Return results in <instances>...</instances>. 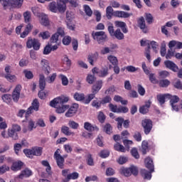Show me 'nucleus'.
Listing matches in <instances>:
<instances>
[{
  "label": "nucleus",
  "mask_w": 182,
  "mask_h": 182,
  "mask_svg": "<svg viewBox=\"0 0 182 182\" xmlns=\"http://www.w3.org/2000/svg\"><path fill=\"white\" fill-rule=\"evenodd\" d=\"M31 107H33V110L38 112V110H39V102L36 99L34 100L31 104Z\"/></svg>",
  "instance_id": "obj_56"
},
{
  "label": "nucleus",
  "mask_w": 182,
  "mask_h": 182,
  "mask_svg": "<svg viewBox=\"0 0 182 182\" xmlns=\"http://www.w3.org/2000/svg\"><path fill=\"white\" fill-rule=\"evenodd\" d=\"M138 26L140 29L142 30L144 33H147V26H146V21L144 20V17L141 16L138 21Z\"/></svg>",
  "instance_id": "obj_11"
},
{
  "label": "nucleus",
  "mask_w": 182,
  "mask_h": 182,
  "mask_svg": "<svg viewBox=\"0 0 182 182\" xmlns=\"http://www.w3.org/2000/svg\"><path fill=\"white\" fill-rule=\"evenodd\" d=\"M121 174L125 176V177H129L133 174L134 176H137L139 174V169L137 166H132L129 168H122L120 169Z\"/></svg>",
  "instance_id": "obj_5"
},
{
  "label": "nucleus",
  "mask_w": 182,
  "mask_h": 182,
  "mask_svg": "<svg viewBox=\"0 0 182 182\" xmlns=\"http://www.w3.org/2000/svg\"><path fill=\"white\" fill-rule=\"evenodd\" d=\"M25 23L29 25L31 21H32V14L29 11H26L23 14Z\"/></svg>",
  "instance_id": "obj_23"
},
{
  "label": "nucleus",
  "mask_w": 182,
  "mask_h": 182,
  "mask_svg": "<svg viewBox=\"0 0 182 182\" xmlns=\"http://www.w3.org/2000/svg\"><path fill=\"white\" fill-rule=\"evenodd\" d=\"M166 52H167V49L166 48V43H162L161 46V50H160L161 56L164 58V56H166Z\"/></svg>",
  "instance_id": "obj_53"
},
{
  "label": "nucleus",
  "mask_w": 182,
  "mask_h": 182,
  "mask_svg": "<svg viewBox=\"0 0 182 182\" xmlns=\"http://www.w3.org/2000/svg\"><path fill=\"white\" fill-rule=\"evenodd\" d=\"M110 154V152L107 150H103L101 151L100 153V156H101L102 159H106L107 157H109Z\"/></svg>",
  "instance_id": "obj_60"
},
{
  "label": "nucleus",
  "mask_w": 182,
  "mask_h": 182,
  "mask_svg": "<svg viewBox=\"0 0 182 182\" xmlns=\"http://www.w3.org/2000/svg\"><path fill=\"white\" fill-rule=\"evenodd\" d=\"M33 28V26L31 23H28L26 25V28L24 31L21 34V38H26L28 35H29V32L32 31V28Z\"/></svg>",
  "instance_id": "obj_24"
},
{
  "label": "nucleus",
  "mask_w": 182,
  "mask_h": 182,
  "mask_svg": "<svg viewBox=\"0 0 182 182\" xmlns=\"http://www.w3.org/2000/svg\"><path fill=\"white\" fill-rule=\"evenodd\" d=\"M21 89H22V86L20 85H16L15 87L13 94H12V98L14 102H18L19 100V97L21 96Z\"/></svg>",
  "instance_id": "obj_10"
},
{
  "label": "nucleus",
  "mask_w": 182,
  "mask_h": 182,
  "mask_svg": "<svg viewBox=\"0 0 182 182\" xmlns=\"http://www.w3.org/2000/svg\"><path fill=\"white\" fill-rule=\"evenodd\" d=\"M133 137L136 140V141H141V134L140 132H134Z\"/></svg>",
  "instance_id": "obj_64"
},
{
  "label": "nucleus",
  "mask_w": 182,
  "mask_h": 182,
  "mask_svg": "<svg viewBox=\"0 0 182 182\" xmlns=\"http://www.w3.org/2000/svg\"><path fill=\"white\" fill-rule=\"evenodd\" d=\"M22 166H23V163H22V161H21L14 162L11 166V170L13 171H18V170L21 169Z\"/></svg>",
  "instance_id": "obj_32"
},
{
  "label": "nucleus",
  "mask_w": 182,
  "mask_h": 182,
  "mask_svg": "<svg viewBox=\"0 0 182 182\" xmlns=\"http://www.w3.org/2000/svg\"><path fill=\"white\" fill-rule=\"evenodd\" d=\"M131 154H132V156H133V157H134V159L140 158V155H139V151H137V149H136V148H133L131 150Z\"/></svg>",
  "instance_id": "obj_63"
},
{
  "label": "nucleus",
  "mask_w": 182,
  "mask_h": 182,
  "mask_svg": "<svg viewBox=\"0 0 182 182\" xmlns=\"http://www.w3.org/2000/svg\"><path fill=\"white\" fill-rule=\"evenodd\" d=\"M115 122H117V128L119 129V130H122L123 127V122H124V119H123V117H117L115 119Z\"/></svg>",
  "instance_id": "obj_48"
},
{
  "label": "nucleus",
  "mask_w": 182,
  "mask_h": 182,
  "mask_svg": "<svg viewBox=\"0 0 182 182\" xmlns=\"http://www.w3.org/2000/svg\"><path fill=\"white\" fill-rule=\"evenodd\" d=\"M103 86V81L102 80H98L94 84L92 87V94L88 95L86 100L84 101V102L86 105H89L92 100H93V98L96 97V95L99 93V91L100 89H102V87Z\"/></svg>",
  "instance_id": "obj_2"
},
{
  "label": "nucleus",
  "mask_w": 182,
  "mask_h": 182,
  "mask_svg": "<svg viewBox=\"0 0 182 182\" xmlns=\"http://www.w3.org/2000/svg\"><path fill=\"white\" fill-rule=\"evenodd\" d=\"M170 97V94H164V95H158L157 100L161 105H164L166 103V99H168Z\"/></svg>",
  "instance_id": "obj_20"
},
{
  "label": "nucleus",
  "mask_w": 182,
  "mask_h": 182,
  "mask_svg": "<svg viewBox=\"0 0 182 182\" xmlns=\"http://www.w3.org/2000/svg\"><path fill=\"white\" fill-rule=\"evenodd\" d=\"M114 15V13H113V8L112 6H109L106 9V16L107 19H112V16Z\"/></svg>",
  "instance_id": "obj_37"
},
{
  "label": "nucleus",
  "mask_w": 182,
  "mask_h": 182,
  "mask_svg": "<svg viewBox=\"0 0 182 182\" xmlns=\"http://www.w3.org/2000/svg\"><path fill=\"white\" fill-rule=\"evenodd\" d=\"M72 42V38L69 36H66L63 38V45H69Z\"/></svg>",
  "instance_id": "obj_62"
},
{
  "label": "nucleus",
  "mask_w": 182,
  "mask_h": 182,
  "mask_svg": "<svg viewBox=\"0 0 182 182\" xmlns=\"http://www.w3.org/2000/svg\"><path fill=\"white\" fill-rule=\"evenodd\" d=\"M55 159L56 161L58 167H59V168H63L65 166V159H63V157L61 156H58V158H55Z\"/></svg>",
  "instance_id": "obj_33"
},
{
  "label": "nucleus",
  "mask_w": 182,
  "mask_h": 182,
  "mask_svg": "<svg viewBox=\"0 0 182 182\" xmlns=\"http://www.w3.org/2000/svg\"><path fill=\"white\" fill-rule=\"evenodd\" d=\"M33 149V156H42V147H34Z\"/></svg>",
  "instance_id": "obj_47"
},
{
  "label": "nucleus",
  "mask_w": 182,
  "mask_h": 182,
  "mask_svg": "<svg viewBox=\"0 0 182 182\" xmlns=\"http://www.w3.org/2000/svg\"><path fill=\"white\" fill-rule=\"evenodd\" d=\"M170 80L167 79L158 81V84L159 85L160 87H168V86H170Z\"/></svg>",
  "instance_id": "obj_36"
},
{
  "label": "nucleus",
  "mask_w": 182,
  "mask_h": 182,
  "mask_svg": "<svg viewBox=\"0 0 182 182\" xmlns=\"http://www.w3.org/2000/svg\"><path fill=\"white\" fill-rule=\"evenodd\" d=\"M9 170L10 168L8 165L3 164L0 166V176H2V174H5V173H6V171H9Z\"/></svg>",
  "instance_id": "obj_46"
},
{
  "label": "nucleus",
  "mask_w": 182,
  "mask_h": 182,
  "mask_svg": "<svg viewBox=\"0 0 182 182\" xmlns=\"http://www.w3.org/2000/svg\"><path fill=\"white\" fill-rule=\"evenodd\" d=\"M145 166L146 168H149V170H151V173H153L154 171V165L153 164V159L148 157L145 159Z\"/></svg>",
  "instance_id": "obj_19"
},
{
  "label": "nucleus",
  "mask_w": 182,
  "mask_h": 182,
  "mask_svg": "<svg viewBox=\"0 0 182 182\" xmlns=\"http://www.w3.org/2000/svg\"><path fill=\"white\" fill-rule=\"evenodd\" d=\"M31 176H32V171L26 168L21 171V174L18 176V178H23V177H31Z\"/></svg>",
  "instance_id": "obj_26"
},
{
  "label": "nucleus",
  "mask_w": 182,
  "mask_h": 182,
  "mask_svg": "<svg viewBox=\"0 0 182 182\" xmlns=\"http://www.w3.org/2000/svg\"><path fill=\"white\" fill-rule=\"evenodd\" d=\"M68 102H69V97L61 96L50 101V106L55 107L56 113H65L69 109V105H65Z\"/></svg>",
  "instance_id": "obj_1"
},
{
  "label": "nucleus",
  "mask_w": 182,
  "mask_h": 182,
  "mask_svg": "<svg viewBox=\"0 0 182 182\" xmlns=\"http://www.w3.org/2000/svg\"><path fill=\"white\" fill-rule=\"evenodd\" d=\"M99 58V53L97 52L92 53L91 55H89L87 57V60L90 64H91L92 66L95 65V62L97 60V58Z\"/></svg>",
  "instance_id": "obj_16"
},
{
  "label": "nucleus",
  "mask_w": 182,
  "mask_h": 182,
  "mask_svg": "<svg viewBox=\"0 0 182 182\" xmlns=\"http://www.w3.org/2000/svg\"><path fill=\"white\" fill-rule=\"evenodd\" d=\"M83 9L87 16L90 17L92 16V15H93V11H92V9H90V6H89V5L85 4L83 6Z\"/></svg>",
  "instance_id": "obj_40"
},
{
  "label": "nucleus",
  "mask_w": 182,
  "mask_h": 182,
  "mask_svg": "<svg viewBox=\"0 0 182 182\" xmlns=\"http://www.w3.org/2000/svg\"><path fill=\"white\" fill-rule=\"evenodd\" d=\"M39 38H42V39H49L50 38V33L49 31H43L39 33Z\"/></svg>",
  "instance_id": "obj_49"
},
{
  "label": "nucleus",
  "mask_w": 182,
  "mask_h": 182,
  "mask_svg": "<svg viewBox=\"0 0 182 182\" xmlns=\"http://www.w3.org/2000/svg\"><path fill=\"white\" fill-rule=\"evenodd\" d=\"M117 46L116 44H112L111 48L104 47L101 50V55H107V53H113V49H116Z\"/></svg>",
  "instance_id": "obj_18"
},
{
  "label": "nucleus",
  "mask_w": 182,
  "mask_h": 182,
  "mask_svg": "<svg viewBox=\"0 0 182 182\" xmlns=\"http://www.w3.org/2000/svg\"><path fill=\"white\" fill-rule=\"evenodd\" d=\"M5 79L8 80L9 82H15L16 80V76L12 75L11 74H6L4 75Z\"/></svg>",
  "instance_id": "obj_54"
},
{
  "label": "nucleus",
  "mask_w": 182,
  "mask_h": 182,
  "mask_svg": "<svg viewBox=\"0 0 182 182\" xmlns=\"http://www.w3.org/2000/svg\"><path fill=\"white\" fill-rule=\"evenodd\" d=\"M164 65L166 68L170 69L173 72H178V66L174 63V62L171 60H166L164 61Z\"/></svg>",
  "instance_id": "obj_12"
},
{
  "label": "nucleus",
  "mask_w": 182,
  "mask_h": 182,
  "mask_svg": "<svg viewBox=\"0 0 182 182\" xmlns=\"http://www.w3.org/2000/svg\"><path fill=\"white\" fill-rule=\"evenodd\" d=\"M68 126L69 127H70V129H73V130H77V129H79V123L73 120H70L68 122Z\"/></svg>",
  "instance_id": "obj_41"
},
{
  "label": "nucleus",
  "mask_w": 182,
  "mask_h": 182,
  "mask_svg": "<svg viewBox=\"0 0 182 182\" xmlns=\"http://www.w3.org/2000/svg\"><path fill=\"white\" fill-rule=\"evenodd\" d=\"M23 153H24V154H26V156L27 157H29V159H32V157L33 156V149H24Z\"/></svg>",
  "instance_id": "obj_58"
},
{
  "label": "nucleus",
  "mask_w": 182,
  "mask_h": 182,
  "mask_svg": "<svg viewBox=\"0 0 182 182\" xmlns=\"http://www.w3.org/2000/svg\"><path fill=\"white\" fill-rule=\"evenodd\" d=\"M59 77L60 79H61L62 85H63V86H68V85H69V80H68V77L66 76L61 74L59 75Z\"/></svg>",
  "instance_id": "obj_52"
},
{
  "label": "nucleus",
  "mask_w": 182,
  "mask_h": 182,
  "mask_svg": "<svg viewBox=\"0 0 182 182\" xmlns=\"http://www.w3.org/2000/svg\"><path fill=\"white\" fill-rule=\"evenodd\" d=\"M84 129L87 130V132H99V127H97L96 125H92V124L90 122L84 123Z\"/></svg>",
  "instance_id": "obj_17"
},
{
  "label": "nucleus",
  "mask_w": 182,
  "mask_h": 182,
  "mask_svg": "<svg viewBox=\"0 0 182 182\" xmlns=\"http://www.w3.org/2000/svg\"><path fill=\"white\" fill-rule=\"evenodd\" d=\"M23 73L25 75V77L26 79H33V73H32L31 71H29L28 70H25L23 71Z\"/></svg>",
  "instance_id": "obj_61"
},
{
  "label": "nucleus",
  "mask_w": 182,
  "mask_h": 182,
  "mask_svg": "<svg viewBox=\"0 0 182 182\" xmlns=\"http://www.w3.org/2000/svg\"><path fill=\"white\" fill-rule=\"evenodd\" d=\"M151 170L150 171L146 169L141 170V176L144 177V180H151Z\"/></svg>",
  "instance_id": "obj_25"
},
{
  "label": "nucleus",
  "mask_w": 182,
  "mask_h": 182,
  "mask_svg": "<svg viewBox=\"0 0 182 182\" xmlns=\"http://www.w3.org/2000/svg\"><path fill=\"white\" fill-rule=\"evenodd\" d=\"M41 65L44 73L46 75H49V73H50V67L49 66V62H48V60H42L41 61Z\"/></svg>",
  "instance_id": "obj_13"
},
{
  "label": "nucleus",
  "mask_w": 182,
  "mask_h": 182,
  "mask_svg": "<svg viewBox=\"0 0 182 182\" xmlns=\"http://www.w3.org/2000/svg\"><path fill=\"white\" fill-rule=\"evenodd\" d=\"M68 2L59 1L58 3L57 11H59L61 14H63L66 11V4Z\"/></svg>",
  "instance_id": "obj_29"
},
{
  "label": "nucleus",
  "mask_w": 182,
  "mask_h": 182,
  "mask_svg": "<svg viewBox=\"0 0 182 182\" xmlns=\"http://www.w3.org/2000/svg\"><path fill=\"white\" fill-rule=\"evenodd\" d=\"M148 150H149V143L146 141H143L141 144L142 154H146Z\"/></svg>",
  "instance_id": "obj_44"
},
{
  "label": "nucleus",
  "mask_w": 182,
  "mask_h": 182,
  "mask_svg": "<svg viewBox=\"0 0 182 182\" xmlns=\"http://www.w3.org/2000/svg\"><path fill=\"white\" fill-rule=\"evenodd\" d=\"M41 22L44 26H48V25H49V18H48V16H43Z\"/></svg>",
  "instance_id": "obj_59"
},
{
  "label": "nucleus",
  "mask_w": 182,
  "mask_h": 182,
  "mask_svg": "<svg viewBox=\"0 0 182 182\" xmlns=\"http://www.w3.org/2000/svg\"><path fill=\"white\" fill-rule=\"evenodd\" d=\"M92 36L94 41L102 45L107 41V35L105 31H92Z\"/></svg>",
  "instance_id": "obj_4"
},
{
  "label": "nucleus",
  "mask_w": 182,
  "mask_h": 182,
  "mask_svg": "<svg viewBox=\"0 0 182 182\" xmlns=\"http://www.w3.org/2000/svg\"><path fill=\"white\" fill-rule=\"evenodd\" d=\"M112 130H113V128L110 124H106L103 127V132L107 133V134H112Z\"/></svg>",
  "instance_id": "obj_45"
},
{
  "label": "nucleus",
  "mask_w": 182,
  "mask_h": 182,
  "mask_svg": "<svg viewBox=\"0 0 182 182\" xmlns=\"http://www.w3.org/2000/svg\"><path fill=\"white\" fill-rule=\"evenodd\" d=\"M77 109H79V105L74 104L66 112L65 114V117H73V116L76 114Z\"/></svg>",
  "instance_id": "obj_8"
},
{
  "label": "nucleus",
  "mask_w": 182,
  "mask_h": 182,
  "mask_svg": "<svg viewBox=\"0 0 182 182\" xmlns=\"http://www.w3.org/2000/svg\"><path fill=\"white\" fill-rule=\"evenodd\" d=\"M114 16H117V18H130V16H133V14L123 11H116L114 12Z\"/></svg>",
  "instance_id": "obj_14"
},
{
  "label": "nucleus",
  "mask_w": 182,
  "mask_h": 182,
  "mask_svg": "<svg viewBox=\"0 0 182 182\" xmlns=\"http://www.w3.org/2000/svg\"><path fill=\"white\" fill-rule=\"evenodd\" d=\"M141 46H148L146 49H145V56L146 59L150 60L151 56H150V41H141Z\"/></svg>",
  "instance_id": "obj_9"
},
{
  "label": "nucleus",
  "mask_w": 182,
  "mask_h": 182,
  "mask_svg": "<svg viewBox=\"0 0 182 182\" xmlns=\"http://www.w3.org/2000/svg\"><path fill=\"white\" fill-rule=\"evenodd\" d=\"M79 178V173L73 172L72 173H69L67 176V178L64 180L65 182H68L70 180H77Z\"/></svg>",
  "instance_id": "obj_28"
},
{
  "label": "nucleus",
  "mask_w": 182,
  "mask_h": 182,
  "mask_svg": "<svg viewBox=\"0 0 182 182\" xmlns=\"http://www.w3.org/2000/svg\"><path fill=\"white\" fill-rule=\"evenodd\" d=\"M149 77L151 83H153L154 85H157L159 83V80L156 78L154 73L149 74Z\"/></svg>",
  "instance_id": "obj_50"
},
{
  "label": "nucleus",
  "mask_w": 182,
  "mask_h": 182,
  "mask_svg": "<svg viewBox=\"0 0 182 182\" xmlns=\"http://www.w3.org/2000/svg\"><path fill=\"white\" fill-rule=\"evenodd\" d=\"M142 127L144 129V132L146 134H149L153 129V122L151 119H145L141 121Z\"/></svg>",
  "instance_id": "obj_7"
},
{
  "label": "nucleus",
  "mask_w": 182,
  "mask_h": 182,
  "mask_svg": "<svg viewBox=\"0 0 182 182\" xmlns=\"http://www.w3.org/2000/svg\"><path fill=\"white\" fill-rule=\"evenodd\" d=\"M46 87V81L45 80V75L43 74H40L39 75V88L41 90H45Z\"/></svg>",
  "instance_id": "obj_22"
},
{
  "label": "nucleus",
  "mask_w": 182,
  "mask_h": 182,
  "mask_svg": "<svg viewBox=\"0 0 182 182\" xmlns=\"http://www.w3.org/2000/svg\"><path fill=\"white\" fill-rule=\"evenodd\" d=\"M0 2L5 9L8 6L19 9L23 4V0H0Z\"/></svg>",
  "instance_id": "obj_3"
},
{
  "label": "nucleus",
  "mask_w": 182,
  "mask_h": 182,
  "mask_svg": "<svg viewBox=\"0 0 182 182\" xmlns=\"http://www.w3.org/2000/svg\"><path fill=\"white\" fill-rule=\"evenodd\" d=\"M145 19L149 25L153 23V16L151 14H145Z\"/></svg>",
  "instance_id": "obj_57"
},
{
  "label": "nucleus",
  "mask_w": 182,
  "mask_h": 182,
  "mask_svg": "<svg viewBox=\"0 0 182 182\" xmlns=\"http://www.w3.org/2000/svg\"><path fill=\"white\" fill-rule=\"evenodd\" d=\"M50 11L51 12H58V7L56 6V2H51L49 4Z\"/></svg>",
  "instance_id": "obj_55"
},
{
  "label": "nucleus",
  "mask_w": 182,
  "mask_h": 182,
  "mask_svg": "<svg viewBox=\"0 0 182 182\" xmlns=\"http://www.w3.org/2000/svg\"><path fill=\"white\" fill-rule=\"evenodd\" d=\"M61 133L65 136H72L73 134V132H70V128L65 125L61 127Z\"/></svg>",
  "instance_id": "obj_34"
},
{
  "label": "nucleus",
  "mask_w": 182,
  "mask_h": 182,
  "mask_svg": "<svg viewBox=\"0 0 182 182\" xmlns=\"http://www.w3.org/2000/svg\"><path fill=\"white\" fill-rule=\"evenodd\" d=\"M109 75V68H102V70H100V74H99V77H106Z\"/></svg>",
  "instance_id": "obj_43"
},
{
  "label": "nucleus",
  "mask_w": 182,
  "mask_h": 182,
  "mask_svg": "<svg viewBox=\"0 0 182 182\" xmlns=\"http://www.w3.org/2000/svg\"><path fill=\"white\" fill-rule=\"evenodd\" d=\"M168 100H170L171 106L176 105V103H178V102L180 101V98L178 97L171 95H169V97H168Z\"/></svg>",
  "instance_id": "obj_31"
},
{
  "label": "nucleus",
  "mask_w": 182,
  "mask_h": 182,
  "mask_svg": "<svg viewBox=\"0 0 182 182\" xmlns=\"http://www.w3.org/2000/svg\"><path fill=\"white\" fill-rule=\"evenodd\" d=\"M86 80L87 83H89V85H93V83H95V81L96 80V77L92 75H88L87 76Z\"/></svg>",
  "instance_id": "obj_51"
},
{
  "label": "nucleus",
  "mask_w": 182,
  "mask_h": 182,
  "mask_svg": "<svg viewBox=\"0 0 182 182\" xmlns=\"http://www.w3.org/2000/svg\"><path fill=\"white\" fill-rule=\"evenodd\" d=\"M73 97L75 100H77V102H84L85 105V100H86L87 98L85 97V94L83 93H79V92H75L73 95Z\"/></svg>",
  "instance_id": "obj_21"
},
{
  "label": "nucleus",
  "mask_w": 182,
  "mask_h": 182,
  "mask_svg": "<svg viewBox=\"0 0 182 182\" xmlns=\"http://www.w3.org/2000/svg\"><path fill=\"white\" fill-rule=\"evenodd\" d=\"M26 47L28 49H34V50H39L41 49V43L39 40L36 38H32V37H28L26 42Z\"/></svg>",
  "instance_id": "obj_6"
},
{
  "label": "nucleus",
  "mask_w": 182,
  "mask_h": 182,
  "mask_svg": "<svg viewBox=\"0 0 182 182\" xmlns=\"http://www.w3.org/2000/svg\"><path fill=\"white\" fill-rule=\"evenodd\" d=\"M1 98L5 103L9 104L12 102V96L9 94H4Z\"/></svg>",
  "instance_id": "obj_42"
},
{
  "label": "nucleus",
  "mask_w": 182,
  "mask_h": 182,
  "mask_svg": "<svg viewBox=\"0 0 182 182\" xmlns=\"http://www.w3.org/2000/svg\"><path fill=\"white\" fill-rule=\"evenodd\" d=\"M7 133L9 134V138L11 137V139H13V140H18V133H16V132L14 131L11 129H9Z\"/></svg>",
  "instance_id": "obj_35"
},
{
  "label": "nucleus",
  "mask_w": 182,
  "mask_h": 182,
  "mask_svg": "<svg viewBox=\"0 0 182 182\" xmlns=\"http://www.w3.org/2000/svg\"><path fill=\"white\" fill-rule=\"evenodd\" d=\"M114 149L116 150V151H120L121 153H124L126 151V149L119 143H116L114 145Z\"/></svg>",
  "instance_id": "obj_39"
},
{
  "label": "nucleus",
  "mask_w": 182,
  "mask_h": 182,
  "mask_svg": "<svg viewBox=\"0 0 182 182\" xmlns=\"http://www.w3.org/2000/svg\"><path fill=\"white\" fill-rule=\"evenodd\" d=\"M107 60H109V63H112L113 66H117V65H119V60H117V57L114 55H108Z\"/></svg>",
  "instance_id": "obj_27"
},
{
  "label": "nucleus",
  "mask_w": 182,
  "mask_h": 182,
  "mask_svg": "<svg viewBox=\"0 0 182 182\" xmlns=\"http://www.w3.org/2000/svg\"><path fill=\"white\" fill-rule=\"evenodd\" d=\"M113 36L118 39V41H123V39H124V34L122 33V31H120L119 28L114 31Z\"/></svg>",
  "instance_id": "obj_30"
},
{
  "label": "nucleus",
  "mask_w": 182,
  "mask_h": 182,
  "mask_svg": "<svg viewBox=\"0 0 182 182\" xmlns=\"http://www.w3.org/2000/svg\"><path fill=\"white\" fill-rule=\"evenodd\" d=\"M150 106H151V101H146L145 105L140 107L139 112L141 113L142 114H146V113L149 112V109H150Z\"/></svg>",
  "instance_id": "obj_15"
},
{
  "label": "nucleus",
  "mask_w": 182,
  "mask_h": 182,
  "mask_svg": "<svg viewBox=\"0 0 182 182\" xmlns=\"http://www.w3.org/2000/svg\"><path fill=\"white\" fill-rule=\"evenodd\" d=\"M172 86H173V87H175L176 89H180L181 90V81L177 78L174 79L172 82Z\"/></svg>",
  "instance_id": "obj_38"
}]
</instances>
